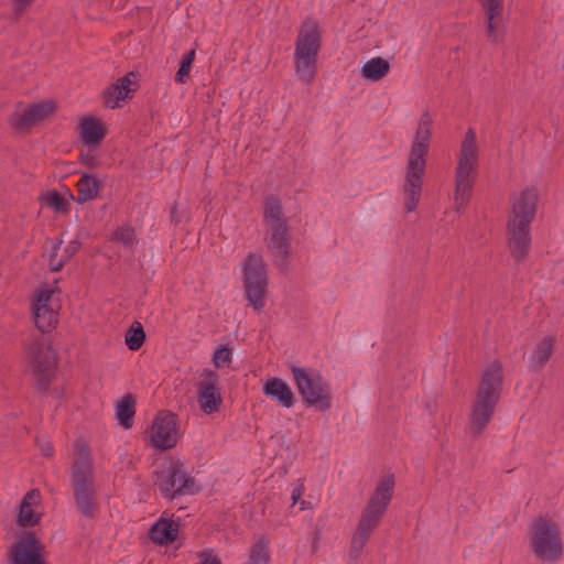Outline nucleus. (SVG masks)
Wrapping results in <instances>:
<instances>
[{
	"mask_svg": "<svg viewBox=\"0 0 564 564\" xmlns=\"http://www.w3.org/2000/svg\"><path fill=\"white\" fill-rule=\"evenodd\" d=\"M394 487L395 477L391 473H386L377 479L351 540L350 553L352 556L359 555L371 532L379 525L393 498Z\"/></svg>",
	"mask_w": 564,
	"mask_h": 564,
	"instance_id": "f257e3e1",
	"label": "nucleus"
},
{
	"mask_svg": "<svg viewBox=\"0 0 564 564\" xmlns=\"http://www.w3.org/2000/svg\"><path fill=\"white\" fill-rule=\"evenodd\" d=\"M322 44L319 24L314 20L305 21L297 33L294 44V67L296 76L305 84L312 83L316 75V63Z\"/></svg>",
	"mask_w": 564,
	"mask_h": 564,
	"instance_id": "f03ea898",
	"label": "nucleus"
},
{
	"mask_svg": "<svg viewBox=\"0 0 564 564\" xmlns=\"http://www.w3.org/2000/svg\"><path fill=\"white\" fill-rule=\"evenodd\" d=\"M528 542L532 554L542 563H555L563 555L560 528L551 519L536 518L529 525Z\"/></svg>",
	"mask_w": 564,
	"mask_h": 564,
	"instance_id": "7ed1b4c3",
	"label": "nucleus"
},
{
	"mask_svg": "<svg viewBox=\"0 0 564 564\" xmlns=\"http://www.w3.org/2000/svg\"><path fill=\"white\" fill-rule=\"evenodd\" d=\"M241 280L246 299L256 312H262L267 304L268 271L260 254L251 253L240 263Z\"/></svg>",
	"mask_w": 564,
	"mask_h": 564,
	"instance_id": "20e7f679",
	"label": "nucleus"
},
{
	"mask_svg": "<svg viewBox=\"0 0 564 564\" xmlns=\"http://www.w3.org/2000/svg\"><path fill=\"white\" fill-rule=\"evenodd\" d=\"M292 375L303 401L321 411L332 406L330 386L317 371L293 366Z\"/></svg>",
	"mask_w": 564,
	"mask_h": 564,
	"instance_id": "39448f33",
	"label": "nucleus"
},
{
	"mask_svg": "<svg viewBox=\"0 0 564 564\" xmlns=\"http://www.w3.org/2000/svg\"><path fill=\"white\" fill-rule=\"evenodd\" d=\"M59 308V291L56 285H43L34 292L31 310L35 326L41 332L54 328Z\"/></svg>",
	"mask_w": 564,
	"mask_h": 564,
	"instance_id": "423d86ee",
	"label": "nucleus"
},
{
	"mask_svg": "<svg viewBox=\"0 0 564 564\" xmlns=\"http://www.w3.org/2000/svg\"><path fill=\"white\" fill-rule=\"evenodd\" d=\"M433 122V116L429 110H424L416 121L408 159V170L411 176H421L425 172V158L430 149Z\"/></svg>",
	"mask_w": 564,
	"mask_h": 564,
	"instance_id": "0eeeda50",
	"label": "nucleus"
},
{
	"mask_svg": "<svg viewBox=\"0 0 564 564\" xmlns=\"http://www.w3.org/2000/svg\"><path fill=\"white\" fill-rule=\"evenodd\" d=\"M155 485L165 497L176 494L188 495L199 490V485L189 477L180 460L170 459L158 473Z\"/></svg>",
	"mask_w": 564,
	"mask_h": 564,
	"instance_id": "6e6552de",
	"label": "nucleus"
},
{
	"mask_svg": "<svg viewBox=\"0 0 564 564\" xmlns=\"http://www.w3.org/2000/svg\"><path fill=\"white\" fill-rule=\"evenodd\" d=\"M180 438L176 416L171 412H160L153 419L148 440L155 448L169 449L174 447Z\"/></svg>",
	"mask_w": 564,
	"mask_h": 564,
	"instance_id": "1a4fd4ad",
	"label": "nucleus"
},
{
	"mask_svg": "<svg viewBox=\"0 0 564 564\" xmlns=\"http://www.w3.org/2000/svg\"><path fill=\"white\" fill-rule=\"evenodd\" d=\"M197 402L199 409L205 414L218 412L223 402L219 389V376L217 372L205 369L199 373V380L196 383Z\"/></svg>",
	"mask_w": 564,
	"mask_h": 564,
	"instance_id": "9d476101",
	"label": "nucleus"
},
{
	"mask_svg": "<svg viewBox=\"0 0 564 564\" xmlns=\"http://www.w3.org/2000/svg\"><path fill=\"white\" fill-rule=\"evenodd\" d=\"M75 497L83 512L88 513L93 509V496L95 492L90 475V464L86 457L79 458L73 468Z\"/></svg>",
	"mask_w": 564,
	"mask_h": 564,
	"instance_id": "9b49d317",
	"label": "nucleus"
},
{
	"mask_svg": "<svg viewBox=\"0 0 564 564\" xmlns=\"http://www.w3.org/2000/svg\"><path fill=\"white\" fill-rule=\"evenodd\" d=\"M139 88V75L130 72L110 84L102 91L104 106L109 109L122 107L127 101L132 99L134 93Z\"/></svg>",
	"mask_w": 564,
	"mask_h": 564,
	"instance_id": "f8f14e48",
	"label": "nucleus"
},
{
	"mask_svg": "<svg viewBox=\"0 0 564 564\" xmlns=\"http://www.w3.org/2000/svg\"><path fill=\"white\" fill-rule=\"evenodd\" d=\"M30 367L39 376H45L56 368L57 355L47 340L35 341L29 349Z\"/></svg>",
	"mask_w": 564,
	"mask_h": 564,
	"instance_id": "ddd939ff",
	"label": "nucleus"
},
{
	"mask_svg": "<svg viewBox=\"0 0 564 564\" xmlns=\"http://www.w3.org/2000/svg\"><path fill=\"white\" fill-rule=\"evenodd\" d=\"M538 203V194L534 189H523L516 193L511 200V209L508 221L532 223Z\"/></svg>",
	"mask_w": 564,
	"mask_h": 564,
	"instance_id": "4468645a",
	"label": "nucleus"
},
{
	"mask_svg": "<svg viewBox=\"0 0 564 564\" xmlns=\"http://www.w3.org/2000/svg\"><path fill=\"white\" fill-rule=\"evenodd\" d=\"M478 155L479 148L476 133L468 130L460 144L459 156L457 162V175L469 176L478 173Z\"/></svg>",
	"mask_w": 564,
	"mask_h": 564,
	"instance_id": "2eb2a0df",
	"label": "nucleus"
},
{
	"mask_svg": "<svg viewBox=\"0 0 564 564\" xmlns=\"http://www.w3.org/2000/svg\"><path fill=\"white\" fill-rule=\"evenodd\" d=\"M531 225L524 223H507V243L514 259H522L530 250L532 236Z\"/></svg>",
	"mask_w": 564,
	"mask_h": 564,
	"instance_id": "dca6fc26",
	"label": "nucleus"
},
{
	"mask_svg": "<svg viewBox=\"0 0 564 564\" xmlns=\"http://www.w3.org/2000/svg\"><path fill=\"white\" fill-rule=\"evenodd\" d=\"M12 564H42V550L32 534L22 536L11 550Z\"/></svg>",
	"mask_w": 564,
	"mask_h": 564,
	"instance_id": "f3484780",
	"label": "nucleus"
},
{
	"mask_svg": "<svg viewBox=\"0 0 564 564\" xmlns=\"http://www.w3.org/2000/svg\"><path fill=\"white\" fill-rule=\"evenodd\" d=\"M55 104L52 100L29 105L22 111L14 113V124L19 128L37 124L48 118L55 111Z\"/></svg>",
	"mask_w": 564,
	"mask_h": 564,
	"instance_id": "a211bd4d",
	"label": "nucleus"
},
{
	"mask_svg": "<svg viewBox=\"0 0 564 564\" xmlns=\"http://www.w3.org/2000/svg\"><path fill=\"white\" fill-rule=\"evenodd\" d=\"M263 394L285 409L294 404V392L290 384L280 377H268L262 381Z\"/></svg>",
	"mask_w": 564,
	"mask_h": 564,
	"instance_id": "6ab92c4d",
	"label": "nucleus"
},
{
	"mask_svg": "<svg viewBox=\"0 0 564 564\" xmlns=\"http://www.w3.org/2000/svg\"><path fill=\"white\" fill-rule=\"evenodd\" d=\"M501 382V365L498 361H494L486 367L477 393L498 400Z\"/></svg>",
	"mask_w": 564,
	"mask_h": 564,
	"instance_id": "aec40b11",
	"label": "nucleus"
},
{
	"mask_svg": "<svg viewBox=\"0 0 564 564\" xmlns=\"http://www.w3.org/2000/svg\"><path fill=\"white\" fill-rule=\"evenodd\" d=\"M41 495L37 490L29 491L20 506L18 521L21 525H34L41 519Z\"/></svg>",
	"mask_w": 564,
	"mask_h": 564,
	"instance_id": "412c9836",
	"label": "nucleus"
},
{
	"mask_svg": "<svg viewBox=\"0 0 564 564\" xmlns=\"http://www.w3.org/2000/svg\"><path fill=\"white\" fill-rule=\"evenodd\" d=\"M497 401L498 400L494 398L477 393L476 401L470 413L471 426L476 432L480 431L488 423Z\"/></svg>",
	"mask_w": 564,
	"mask_h": 564,
	"instance_id": "4be33fe9",
	"label": "nucleus"
},
{
	"mask_svg": "<svg viewBox=\"0 0 564 564\" xmlns=\"http://www.w3.org/2000/svg\"><path fill=\"white\" fill-rule=\"evenodd\" d=\"M78 129L80 140L88 147L98 144L106 134L105 123L93 116L83 117Z\"/></svg>",
	"mask_w": 564,
	"mask_h": 564,
	"instance_id": "5701e85b",
	"label": "nucleus"
},
{
	"mask_svg": "<svg viewBox=\"0 0 564 564\" xmlns=\"http://www.w3.org/2000/svg\"><path fill=\"white\" fill-rule=\"evenodd\" d=\"M390 62L383 57L376 56L366 61L360 67V76L371 83L380 82L390 72Z\"/></svg>",
	"mask_w": 564,
	"mask_h": 564,
	"instance_id": "b1692460",
	"label": "nucleus"
},
{
	"mask_svg": "<svg viewBox=\"0 0 564 564\" xmlns=\"http://www.w3.org/2000/svg\"><path fill=\"white\" fill-rule=\"evenodd\" d=\"M487 13V28L488 35L494 40L500 39V14H501V1L502 0H480Z\"/></svg>",
	"mask_w": 564,
	"mask_h": 564,
	"instance_id": "393cba45",
	"label": "nucleus"
},
{
	"mask_svg": "<svg viewBox=\"0 0 564 564\" xmlns=\"http://www.w3.org/2000/svg\"><path fill=\"white\" fill-rule=\"evenodd\" d=\"M45 205L51 207L57 213H65L68 209L70 202L74 199L72 192L62 187L59 189H51L42 195Z\"/></svg>",
	"mask_w": 564,
	"mask_h": 564,
	"instance_id": "a878e982",
	"label": "nucleus"
},
{
	"mask_svg": "<svg viewBox=\"0 0 564 564\" xmlns=\"http://www.w3.org/2000/svg\"><path fill=\"white\" fill-rule=\"evenodd\" d=\"M178 524L174 520L161 519L152 525L151 536L160 544L174 541L177 536Z\"/></svg>",
	"mask_w": 564,
	"mask_h": 564,
	"instance_id": "bb28decb",
	"label": "nucleus"
},
{
	"mask_svg": "<svg viewBox=\"0 0 564 564\" xmlns=\"http://www.w3.org/2000/svg\"><path fill=\"white\" fill-rule=\"evenodd\" d=\"M115 412H116V419L118 420L119 424L124 427L129 429L132 426L133 423V416L135 412V400L132 395H123L121 399H119L115 405Z\"/></svg>",
	"mask_w": 564,
	"mask_h": 564,
	"instance_id": "cd10ccee",
	"label": "nucleus"
},
{
	"mask_svg": "<svg viewBox=\"0 0 564 564\" xmlns=\"http://www.w3.org/2000/svg\"><path fill=\"white\" fill-rule=\"evenodd\" d=\"M270 246L278 256L285 257L290 251V237L286 225L271 228Z\"/></svg>",
	"mask_w": 564,
	"mask_h": 564,
	"instance_id": "c85d7f7f",
	"label": "nucleus"
},
{
	"mask_svg": "<svg viewBox=\"0 0 564 564\" xmlns=\"http://www.w3.org/2000/svg\"><path fill=\"white\" fill-rule=\"evenodd\" d=\"M264 217L269 223L270 228L279 227L280 225H286L282 205L280 199L275 197H268L264 203Z\"/></svg>",
	"mask_w": 564,
	"mask_h": 564,
	"instance_id": "c756f323",
	"label": "nucleus"
},
{
	"mask_svg": "<svg viewBox=\"0 0 564 564\" xmlns=\"http://www.w3.org/2000/svg\"><path fill=\"white\" fill-rule=\"evenodd\" d=\"M404 191V207L406 212H413L419 203L421 194L420 178H408L403 185Z\"/></svg>",
	"mask_w": 564,
	"mask_h": 564,
	"instance_id": "7c9ffc66",
	"label": "nucleus"
},
{
	"mask_svg": "<svg viewBox=\"0 0 564 564\" xmlns=\"http://www.w3.org/2000/svg\"><path fill=\"white\" fill-rule=\"evenodd\" d=\"M80 247V242L78 239H73L68 241V243L63 248L62 252H55L51 256L50 268L53 271H56L63 267V264L68 261Z\"/></svg>",
	"mask_w": 564,
	"mask_h": 564,
	"instance_id": "2f4dec72",
	"label": "nucleus"
},
{
	"mask_svg": "<svg viewBox=\"0 0 564 564\" xmlns=\"http://www.w3.org/2000/svg\"><path fill=\"white\" fill-rule=\"evenodd\" d=\"M77 200L85 202L97 197L101 186L100 178H79L77 181Z\"/></svg>",
	"mask_w": 564,
	"mask_h": 564,
	"instance_id": "473e14b6",
	"label": "nucleus"
},
{
	"mask_svg": "<svg viewBox=\"0 0 564 564\" xmlns=\"http://www.w3.org/2000/svg\"><path fill=\"white\" fill-rule=\"evenodd\" d=\"M552 347L553 340L549 337L538 343L530 357L532 366L541 367L550 357Z\"/></svg>",
	"mask_w": 564,
	"mask_h": 564,
	"instance_id": "72a5a7b5",
	"label": "nucleus"
},
{
	"mask_svg": "<svg viewBox=\"0 0 564 564\" xmlns=\"http://www.w3.org/2000/svg\"><path fill=\"white\" fill-rule=\"evenodd\" d=\"M212 362L217 369L229 368L232 362V349L228 345L217 346L212 354Z\"/></svg>",
	"mask_w": 564,
	"mask_h": 564,
	"instance_id": "f704fd0d",
	"label": "nucleus"
},
{
	"mask_svg": "<svg viewBox=\"0 0 564 564\" xmlns=\"http://www.w3.org/2000/svg\"><path fill=\"white\" fill-rule=\"evenodd\" d=\"M145 334L140 323H134L126 333L124 343L131 350L139 349L144 343Z\"/></svg>",
	"mask_w": 564,
	"mask_h": 564,
	"instance_id": "c9c22d12",
	"label": "nucleus"
},
{
	"mask_svg": "<svg viewBox=\"0 0 564 564\" xmlns=\"http://www.w3.org/2000/svg\"><path fill=\"white\" fill-rule=\"evenodd\" d=\"M194 59H195V50H191L189 52H187L186 54L183 55L181 65L175 75L176 83L184 84L187 82Z\"/></svg>",
	"mask_w": 564,
	"mask_h": 564,
	"instance_id": "e433bc0d",
	"label": "nucleus"
},
{
	"mask_svg": "<svg viewBox=\"0 0 564 564\" xmlns=\"http://www.w3.org/2000/svg\"><path fill=\"white\" fill-rule=\"evenodd\" d=\"M269 558L270 556L267 544L264 542H259L253 545L247 564H268Z\"/></svg>",
	"mask_w": 564,
	"mask_h": 564,
	"instance_id": "4c0bfd02",
	"label": "nucleus"
},
{
	"mask_svg": "<svg viewBox=\"0 0 564 564\" xmlns=\"http://www.w3.org/2000/svg\"><path fill=\"white\" fill-rule=\"evenodd\" d=\"M112 240L117 243L129 247L135 240L134 230L129 226H120L113 232Z\"/></svg>",
	"mask_w": 564,
	"mask_h": 564,
	"instance_id": "58836bf2",
	"label": "nucleus"
},
{
	"mask_svg": "<svg viewBox=\"0 0 564 564\" xmlns=\"http://www.w3.org/2000/svg\"><path fill=\"white\" fill-rule=\"evenodd\" d=\"M305 490L304 484L302 480H297L292 488L291 500L292 505L296 506L300 502V510L304 508V501L301 500Z\"/></svg>",
	"mask_w": 564,
	"mask_h": 564,
	"instance_id": "ea45409f",
	"label": "nucleus"
},
{
	"mask_svg": "<svg viewBox=\"0 0 564 564\" xmlns=\"http://www.w3.org/2000/svg\"><path fill=\"white\" fill-rule=\"evenodd\" d=\"M470 186L471 185L469 178H458L456 185V196L463 199L464 195L469 191Z\"/></svg>",
	"mask_w": 564,
	"mask_h": 564,
	"instance_id": "a19ab883",
	"label": "nucleus"
},
{
	"mask_svg": "<svg viewBox=\"0 0 564 564\" xmlns=\"http://www.w3.org/2000/svg\"><path fill=\"white\" fill-rule=\"evenodd\" d=\"M198 564H221L219 558L212 552H202L198 555Z\"/></svg>",
	"mask_w": 564,
	"mask_h": 564,
	"instance_id": "79ce46f5",
	"label": "nucleus"
},
{
	"mask_svg": "<svg viewBox=\"0 0 564 564\" xmlns=\"http://www.w3.org/2000/svg\"><path fill=\"white\" fill-rule=\"evenodd\" d=\"M34 0H13V10L15 13L20 14L28 7L33 3Z\"/></svg>",
	"mask_w": 564,
	"mask_h": 564,
	"instance_id": "37998d69",
	"label": "nucleus"
},
{
	"mask_svg": "<svg viewBox=\"0 0 564 564\" xmlns=\"http://www.w3.org/2000/svg\"><path fill=\"white\" fill-rule=\"evenodd\" d=\"M40 448H41L42 454L45 456H50L53 451L52 445L48 442L41 444Z\"/></svg>",
	"mask_w": 564,
	"mask_h": 564,
	"instance_id": "c03bdc74",
	"label": "nucleus"
},
{
	"mask_svg": "<svg viewBox=\"0 0 564 564\" xmlns=\"http://www.w3.org/2000/svg\"><path fill=\"white\" fill-rule=\"evenodd\" d=\"M82 176L87 177L89 174L87 172H82Z\"/></svg>",
	"mask_w": 564,
	"mask_h": 564,
	"instance_id": "a18cd8bd",
	"label": "nucleus"
}]
</instances>
